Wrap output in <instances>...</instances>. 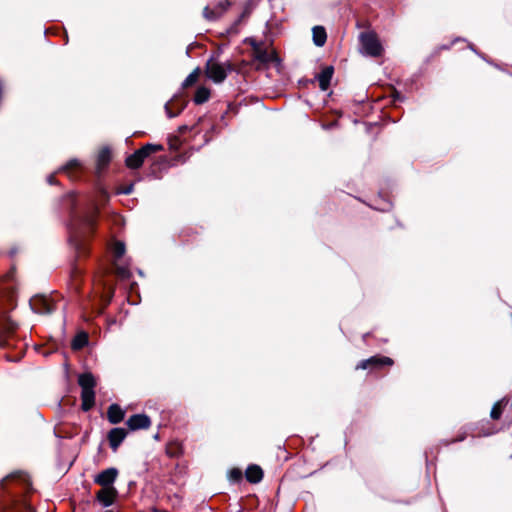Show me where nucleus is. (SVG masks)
Here are the masks:
<instances>
[{"label":"nucleus","mask_w":512,"mask_h":512,"mask_svg":"<svg viewBox=\"0 0 512 512\" xmlns=\"http://www.w3.org/2000/svg\"><path fill=\"white\" fill-rule=\"evenodd\" d=\"M98 210L95 204H91L89 210L83 214L78 215L73 212L69 224L70 240L75 241L77 244L78 237L90 233L95 225Z\"/></svg>","instance_id":"obj_1"},{"label":"nucleus","mask_w":512,"mask_h":512,"mask_svg":"<svg viewBox=\"0 0 512 512\" xmlns=\"http://www.w3.org/2000/svg\"><path fill=\"white\" fill-rule=\"evenodd\" d=\"M232 70L229 62L220 63L213 59H210L206 64V76L214 83H222L228 73Z\"/></svg>","instance_id":"obj_2"},{"label":"nucleus","mask_w":512,"mask_h":512,"mask_svg":"<svg viewBox=\"0 0 512 512\" xmlns=\"http://www.w3.org/2000/svg\"><path fill=\"white\" fill-rule=\"evenodd\" d=\"M361 51L363 54L378 57L382 54V45L373 32H363L360 34Z\"/></svg>","instance_id":"obj_3"},{"label":"nucleus","mask_w":512,"mask_h":512,"mask_svg":"<svg viewBox=\"0 0 512 512\" xmlns=\"http://www.w3.org/2000/svg\"><path fill=\"white\" fill-rule=\"evenodd\" d=\"M162 148L163 147L161 145H155L150 143L144 145L142 148L136 150L133 154L127 157V167L131 169L139 168L149 155H151L154 152L162 150Z\"/></svg>","instance_id":"obj_4"},{"label":"nucleus","mask_w":512,"mask_h":512,"mask_svg":"<svg viewBox=\"0 0 512 512\" xmlns=\"http://www.w3.org/2000/svg\"><path fill=\"white\" fill-rule=\"evenodd\" d=\"M31 309L38 314H49L54 311V303L45 296H34L30 299Z\"/></svg>","instance_id":"obj_5"},{"label":"nucleus","mask_w":512,"mask_h":512,"mask_svg":"<svg viewBox=\"0 0 512 512\" xmlns=\"http://www.w3.org/2000/svg\"><path fill=\"white\" fill-rule=\"evenodd\" d=\"M118 474L119 472L116 468H107L94 477V482L102 487H113Z\"/></svg>","instance_id":"obj_6"},{"label":"nucleus","mask_w":512,"mask_h":512,"mask_svg":"<svg viewBox=\"0 0 512 512\" xmlns=\"http://www.w3.org/2000/svg\"><path fill=\"white\" fill-rule=\"evenodd\" d=\"M228 6L227 0L219 1L214 7L206 6L203 10V16L208 21H215L226 12Z\"/></svg>","instance_id":"obj_7"},{"label":"nucleus","mask_w":512,"mask_h":512,"mask_svg":"<svg viewBox=\"0 0 512 512\" xmlns=\"http://www.w3.org/2000/svg\"><path fill=\"white\" fill-rule=\"evenodd\" d=\"M393 364V360L389 357L385 356H373L369 359L362 360L356 366V369H372L381 367L384 365L391 366Z\"/></svg>","instance_id":"obj_8"},{"label":"nucleus","mask_w":512,"mask_h":512,"mask_svg":"<svg viewBox=\"0 0 512 512\" xmlns=\"http://www.w3.org/2000/svg\"><path fill=\"white\" fill-rule=\"evenodd\" d=\"M112 253L114 256V262L117 274L122 278L130 277V272L127 267H122L117 264V261L124 255L125 253V245L122 242H116L112 247Z\"/></svg>","instance_id":"obj_9"},{"label":"nucleus","mask_w":512,"mask_h":512,"mask_svg":"<svg viewBox=\"0 0 512 512\" xmlns=\"http://www.w3.org/2000/svg\"><path fill=\"white\" fill-rule=\"evenodd\" d=\"M127 426L130 430H139V429H147L151 425L150 418L145 414H135L132 415L127 420Z\"/></svg>","instance_id":"obj_10"},{"label":"nucleus","mask_w":512,"mask_h":512,"mask_svg":"<svg viewBox=\"0 0 512 512\" xmlns=\"http://www.w3.org/2000/svg\"><path fill=\"white\" fill-rule=\"evenodd\" d=\"M127 436V432L123 428H113L108 433V441L111 449L115 452L118 447L124 441Z\"/></svg>","instance_id":"obj_11"},{"label":"nucleus","mask_w":512,"mask_h":512,"mask_svg":"<svg viewBox=\"0 0 512 512\" xmlns=\"http://www.w3.org/2000/svg\"><path fill=\"white\" fill-rule=\"evenodd\" d=\"M116 495L117 490L114 487H102L97 492L96 498L104 507H108L113 504Z\"/></svg>","instance_id":"obj_12"},{"label":"nucleus","mask_w":512,"mask_h":512,"mask_svg":"<svg viewBox=\"0 0 512 512\" xmlns=\"http://www.w3.org/2000/svg\"><path fill=\"white\" fill-rule=\"evenodd\" d=\"M125 416L124 410L118 404H112L109 406L107 411V418L110 423H120Z\"/></svg>","instance_id":"obj_13"},{"label":"nucleus","mask_w":512,"mask_h":512,"mask_svg":"<svg viewBox=\"0 0 512 512\" xmlns=\"http://www.w3.org/2000/svg\"><path fill=\"white\" fill-rule=\"evenodd\" d=\"M333 75V68L326 67L317 75V81L322 91H326L330 85V81Z\"/></svg>","instance_id":"obj_14"},{"label":"nucleus","mask_w":512,"mask_h":512,"mask_svg":"<svg viewBox=\"0 0 512 512\" xmlns=\"http://www.w3.org/2000/svg\"><path fill=\"white\" fill-rule=\"evenodd\" d=\"M254 55L257 60L263 63L272 62L276 58L273 50H266L258 45L254 47Z\"/></svg>","instance_id":"obj_15"},{"label":"nucleus","mask_w":512,"mask_h":512,"mask_svg":"<svg viewBox=\"0 0 512 512\" xmlns=\"http://www.w3.org/2000/svg\"><path fill=\"white\" fill-rule=\"evenodd\" d=\"M245 476L250 483H258L263 478V471L257 465H250L246 469Z\"/></svg>","instance_id":"obj_16"},{"label":"nucleus","mask_w":512,"mask_h":512,"mask_svg":"<svg viewBox=\"0 0 512 512\" xmlns=\"http://www.w3.org/2000/svg\"><path fill=\"white\" fill-rule=\"evenodd\" d=\"M81 400L83 411H89L95 404L94 390H81Z\"/></svg>","instance_id":"obj_17"},{"label":"nucleus","mask_w":512,"mask_h":512,"mask_svg":"<svg viewBox=\"0 0 512 512\" xmlns=\"http://www.w3.org/2000/svg\"><path fill=\"white\" fill-rule=\"evenodd\" d=\"M111 160V152L108 148H103L99 151L97 155V170L101 172L105 169Z\"/></svg>","instance_id":"obj_18"},{"label":"nucleus","mask_w":512,"mask_h":512,"mask_svg":"<svg viewBox=\"0 0 512 512\" xmlns=\"http://www.w3.org/2000/svg\"><path fill=\"white\" fill-rule=\"evenodd\" d=\"M78 384L81 390H94L96 381L91 373H84L79 376Z\"/></svg>","instance_id":"obj_19"},{"label":"nucleus","mask_w":512,"mask_h":512,"mask_svg":"<svg viewBox=\"0 0 512 512\" xmlns=\"http://www.w3.org/2000/svg\"><path fill=\"white\" fill-rule=\"evenodd\" d=\"M313 33V41L316 46H323L327 39V34L322 26H315L312 30Z\"/></svg>","instance_id":"obj_20"},{"label":"nucleus","mask_w":512,"mask_h":512,"mask_svg":"<svg viewBox=\"0 0 512 512\" xmlns=\"http://www.w3.org/2000/svg\"><path fill=\"white\" fill-rule=\"evenodd\" d=\"M211 92L210 89L205 86H200L197 88L194 96V102L196 104H203L207 102L210 98Z\"/></svg>","instance_id":"obj_21"},{"label":"nucleus","mask_w":512,"mask_h":512,"mask_svg":"<svg viewBox=\"0 0 512 512\" xmlns=\"http://www.w3.org/2000/svg\"><path fill=\"white\" fill-rule=\"evenodd\" d=\"M507 404H508V400H506V399H501L500 401L496 402L491 409V413H490L491 418L494 420L499 419L502 414L503 407L506 406Z\"/></svg>","instance_id":"obj_22"},{"label":"nucleus","mask_w":512,"mask_h":512,"mask_svg":"<svg viewBox=\"0 0 512 512\" xmlns=\"http://www.w3.org/2000/svg\"><path fill=\"white\" fill-rule=\"evenodd\" d=\"M88 342L87 334L80 333L78 334L72 341V348L73 349H81L84 347Z\"/></svg>","instance_id":"obj_23"},{"label":"nucleus","mask_w":512,"mask_h":512,"mask_svg":"<svg viewBox=\"0 0 512 512\" xmlns=\"http://www.w3.org/2000/svg\"><path fill=\"white\" fill-rule=\"evenodd\" d=\"M199 77V69L192 71L184 80L183 87H189L197 82Z\"/></svg>","instance_id":"obj_24"},{"label":"nucleus","mask_w":512,"mask_h":512,"mask_svg":"<svg viewBox=\"0 0 512 512\" xmlns=\"http://www.w3.org/2000/svg\"><path fill=\"white\" fill-rule=\"evenodd\" d=\"M14 479H20V480H26V476L23 475L22 473L20 472H14V473H11L9 474L8 476H6L5 478H3L0 482V485L2 487H5L6 483L10 480H14Z\"/></svg>","instance_id":"obj_25"},{"label":"nucleus","mask_w":512,"mask_h":512,"mask_svg":"<svg viewBox=\"0 0 512 512\" xmlns=\"http://www.w3.org/2000/svg\"><path fill=\"white\" fill-rule=\"evenodd\" d=\"M229 475L234 481H239L242 478V472L239 469L231 470Z\"/></svg>","instance_id":"obj_26"},{"label":"nucleus","mask_w":512,"mask_h":512,"mask_svg":"<svg viewBox=\"0 0 512 512\" xmlns=\"http://www.w3.org/2000/svg\"><path fill=\"white\" fill-rule=\"evenodd\" d=\"M79 165L77 160H71L66 167L63 168V170H67L69 168L77 167Z\"/></svg>","instance_id":"obj_27"},{"label":"nucleus","mask_w":512,"mask_h":512,"mask_svg":"<svg viewBox=\"0 0 512 512\" xmlns=\"http://www.w3.org/2000/svg\"><path fill=\"white\" fill-rule=\"evenodd\" d=\"M47 180H48L49 184H54V176L53 175H50Z\"/></svg>","instance_id":"obj_28"},{"label":"nucleus","mask_w":512,"mask_h":512,"mask_svg":"<svg viewBox=\"0 0 512 512\" xmlns=\"http://www.w3.org/2000/svg\"><path fill=\"white\" fill-rule=\"evenodd\" d=\"M131 191H132V186H130V187H128L127 189H125V190L123 191V193H124V194H129V193H131Z\"/></svg>","instance_id":"obj_29"},{"label":"nucleus","mask_w":512,"mask_h":512,"mask_svg":"<svg viewBox=\"0 0 512 512\" xmlns=\"http://www.w3.org/2000/svg\"><path fill=\"white\" fill-rule=\"evenodd\" d=\"M166 110H168V107H167V106H166ZM167 113H168V116H169L170 118H172V117H174V116H175L174 114H172V113H171V112H169V111H167Z\"/></svg>","instance_id":"obj_30"},{"label":"nucleus","mask_w":512,"mask_h":512,"mask_svg":"<svg viewBox=\"0 0 512 512\" xmlns=\"http://www.w3.org/2000/svg\"><path fill=\"white\" fill-rule=\"evenodd\" d=\"M68 197H69V199H70L72 202L74 201V198H75V197H74V195H73V194L68 195Z\"/></svg>","instance_id":"obj_31"},{"label":"nucleus","mask_w":512,"mask_h":512,"mask_svg":"<svg viewBox=\"0 0 512 512\" xmlns=\"http://www.w3.org/2000/svg\"><path fill=\"white\" fill-rule=\"evenodd\" d=\"M105 512H113V511L108 510V511H105Z\"/></svg>","instance_id":"obj_32"}]
</instances>
